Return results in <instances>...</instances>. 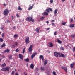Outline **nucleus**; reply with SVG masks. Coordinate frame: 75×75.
<instances>
[{
	"label": "nucleus",
	"mask_w": 75,
	"mask_h": 75,
	"mask_svg": "<svg viewBox=\"0 0 75 75\" xmlns=\"http://www.w3.org/2000/svg\"><path fill=\"white\" fill-rule=\"evenodd\" d=\"M10 13V11L8 9H5L4 11V16H8Z\"/></svg>",
	"instance_id": "nucleus-1"
},
{
	"label": "nucleus",
	"mask_w": 75,
	"mask_h": 75,
	"mask_svg": "<svg viewBox=\"0 0 75 75\" xmlns=\"http://www.w3.org/2000/svg\"><path fill=\"white\" fill-rule=\"evenodd\" d=\"M1 71H4V72L7 71L8 72L10 71V67H6L3 68L1 69Z\"/></svg>",
	"instance_id": "nucleus-2"
},
{
	"label": "nucleus",
	"mask_w": 75,
	"mask_h": 75,
	"mask_svg": "<svg viewBox=\"0 0 75 75\" xmlns=\"http://www.w3.org/2000/svg\"><path fill=\"white\" fill-rule=\"evenodd\" d=\"M26 21H32V22H33L34 21V19H32V17H28L26 18Z\"/></svg>",
	"instance_id": "nucleus-3"
},
{
	"label": "nucleus",
	"mask_w": 75,
	"mask_h": 75,
	"mask_svg": "<svg viewBox=\"0 0 75 75\" xmlns=\"http://www.w3.org/2000/svg\"><path fill=\"white\" fill-rule=\"evenodd\" d=\"M30 38L29 37H28L27 38H26L25 39V42L26 44H28L30 43Z\"/></svg>",
	"instance_id": "nucleus-4"
},
{
	"label": "nucleus",
	"mask_w": 75,
	"mask_h": 75,
	"mask_svg": "<svg viewBox=\"0 0 75 75\" xmlns=\"http://www.w3.org/2000/svg\"><path fill=\"white\" fill-rule=\"evenodd\" d=\"M33 45H30V47L29 48V51L30 52H32V51H33Z\"/></svg>",
	"instance_id": "nucleus-5"
},
{
	"label": "nucleus",
	"mask_w": 75,
	"mask_h": 75,
	"mask_svg": "<svg viewBox=\"0 0 75 75\" xmlns=\"http://www.w3.org/2000/svg\"><path fill=\"white\" fill-rule=\"evenodd\" d=\"M60 54V53L59 52L58 53L57 52H54V56H55V57H58V55H59Z\"/></svg>",
	"instance_id": "nucleus-6"
},
{
	"label": "nucleus",
	"mask_w": 75,
	"mask_h": 75,
	"mask_svg": "<svg viewBox=\"0 0 75 75\" xmlns=\"http://www.w3.org/2000/svg\"><path fill=\"white\" fill-rule=\"evenodd\" d=\"M61 68L63 69H64V70L66 72H67V68L66 67H61Z\"/></svg>",
	"instance_id": "nucleus-7"
},
{
	"label": "nucleus",
	"mask_w": 75,
	"mask_h": 75,
	"mask_svg": "<svg viewBox=\"0 0 75 75\" xmlns=\"http://www.w3.org/2000/svg\"><path fill=\"white\" fill-rule=\"evenodd\" d=\"M37 53L36 52L33 53L31 56V58H34V57H35V55H37Z\"/></svg>",
	"instance_id": "nucleus-8"
},
{
	"label": "nucleus",
	"mask_w": 75,
	"mask_h": 75,
	"mask_svg": "<svg viewBox=\"0 0 75 75\" xmlns=\"http://www.w3.org/2000/svg\"><path fill=\"white\" fill-rule=\"evenodd\" d=\"M19 58L21 59L22 61L23 60V55L19 54Z\"/></svg>",
	"instance_id": "nucleus-9"
},
{
	"label": "nucleus",
	"mask_w": 75,
	"mask_h": 75,
	"mask_svg": "<svg viewBox=\"0 0 75 75\" xmlns=\"http://www.w3.org/2000/svg\"><path fill=\"white\" fill-rule=\"evenodd\" d=\"M44 18H45V17L42 16L40 18V19L38 20V21H41L44 20Z\"/></svg>",
	"instance_id": "nucleus-10"
},
{
	"label": "nucleus",
	"mask_w": 75,
	"mask_h": 75,
	"mask_svg": "<svg viewBox=\"0 0 75 75\" xmlns=\"http://www.w3.org/2000/svg\"><path fill=\"white\" fill-rule=\"evenodd\" d=\"M48 45L49 47H52L54 46L52 43H49Z\"/></svg>",
	"instance_id": "nucleus-11"
},
{
	"label": "nucleus",
	"mask_w": 75,
	"mask_h": 75,
	"mask_svg": "<svg viewBox=\"0 0 75 75\" xmlns=\"http://www.w3.org/2000/svg\"><path fill=\"white\" fill-rule=\"evenodd\" d=\"M43 16H48V13L47 12H44L42 13Z\"/></svg>",
	"instance_id": "nucleus-12"
},
{
	"label": "nucleus",
	"mask_w": 75,
	"mask_h": 75,
	"mask_svg": "<svg viewBox=\"0 0 75 75\" xmlns=\"http://www.w3.org/2000/svg\"><path fill=\"white\" fill-rule=\"evenodd\" d=\"M41 58H42V61H44V57L42 55H41L39 57V59H41Z\"/></svg>",
	"instance_id": "nucleus-13"
},
{
	"label": "nucleus",
	"mask_w": 75,
	"mask_h": 75,
	"mask_svg": "<svg viewBox=\"0 0 75 75\" xmlns=\"http://www.w3.org/2000/svg\"><path fill=\"white\" fill-rule=\"evenodd\" d=\"M6 47V44L4 43L1 46V47L2 48H3V47Z\"/></svg>",
	"instance_id": "nucleus-14"
},
{
	"label": "nucleus",
	"mask_w": 75,
	"mask_h": 75,
	"mask_svg": "<svg viewBox=\"0 0 75 75\" xmlns=\"http://www.w3.org/2000/svg\"><path fill=\"white\" fill-rule=\"evenodd\" d=\"M33 6H34V4H32V6H30L29 8H28V10H31V9L33 8Z\"/></svg>",
	"instance_id": "nucleus-15"
},
{
	"label": "nucleus",
	"mask_w": 75,
	"mask_h": 75,
	"mask_svg": "<svg viewBox=\"0 0 75 75\" xmlns=\"http://www.w3.org/2000/svg\"><path fill=\"white\" fill-rule=\"evenodd\" d=\"M57 12H58V10L56 9L54 10V14L55 15V16H56L57 14Z\"/></svg>",
	"instance_id": "nucleus-16"
},
{
	"label": "nucleus",
	"mask_w": 75,
	"mask_h": 75,
	"mask_svg": "<svg viewBox=\"0 0 75 75\" xmlns=\"http://www.w3.org/2000/svg\"><path fill=\"white\" fill-rule=\"evenodd\" d=\"M34 64H31L30 65V68H31V69H34Z\"/></svg>",
	"instance_id": "nucleus-17"
},
{
	"label": "nucleus",
	"mask_w": 75,
	"mask_h": 75,
	"mask_svg": "<svg viewBox=\"0 0 75 75\" xmlns=\"http://www.w3.org/2000/svg\"><path fill=\"white\" fill-rule=\"evenodd\" d=\"M75 26V25L73 24H71L70 25V27L71 28H73V27H74V26Z\"/></svg>",
	"instance_id": "nucleus-18"
},
{
	"label": "nucleus",
	"mask_w": 75,
	"mask_h": 75,
	"mask_svg": "<svg viewBox=\"0 0 75 75\" xmlns=\"http://www.w3.org/2000/svg\"><path fill=\"white\" fill-rule=\"evenodd\" d=\"M57 42L59 44H62V41H61L59 39H57Z\"/></svg>",
	"instance_id": "nucleus-19"
},
{
	"label": "nucleus",
	"mask_w": 75,
	"mask_h": 75,
	"mask_svg": "<svg viewBox=\"0 0 75 75\" xmlns=\"http://www.w3.org/2000/svg\"><path fill=\"white\" fill-rule=\"evenodd\" d=\"M65 57V56L64 55V54H62V53L61 54V55H60L59 56V57Z\"/></svg>",
	"instance_id": "nucleus-20"
},
{
	"label": "nucleus",
	"mask_w": 75,
	"mask_h": 75,
	"mask_svg": "<svg viewBox=\"0 0 75 75\" xmlns=\"http://www.w3.org/2000/svg\"><path fill=\"white\" fill-rule=\"evenodd\" d=\"M10 52V50L8 49H7L4 51L5 52H8V53Z\"/></svg>",
	"instance_id": "nucleus-21"
},
{
	"label": "nucleus",
	"mask_w": 75,
	"mask_h": 75,
	"mask_svg": "<svg viewBox=\"0 0 75 75\" xmlns=\"http://www.w3.org/2000/svg\"><path fill=\"white\" fill-rule=\"evenodd\" d=\"M74 63H73L70 64V67L72 68H74Z\"/></svg>",
	"instance_id": "nucleus-22"
},
{
	"label": "nucleus",
	"mask_w": 75,
	"mask_h": 75,
	"mask_svg": "<svg viewBox=\"0 0 75 75\" xmlns=\"http://www.w3.org/2000/svg\"><path fill=\"white\" fill-rule=\"evenodd\" d=\"M36 32L37 33H39V31L40 30V28H36Z\"/></svg>",
	"instance_id": "nucleus-23"
},
{
	"label": "nucleus",
	"mask_w": 75,
	"mask_h": 75,
	"mask_svg": "<svg viewBox=\"0 0 75 75\" xmlns=\"http://www.w3.org/2000/svg\"><path fill=\"white\" fill-rule=\"evenodd\" d=\"M6 64L4 63L2 64L1 66L2 67H4L6 66Z\"/></svg>",
	"instance_id": "nucleus-24"
},
{
	"label": "nucleus",
	"mask_w": 75,
	"mask_h": 75,
	"mask_svg": "<svg viewBox=\"0 0 75 75\" xmlns=\"http://www.w3.org/2000/svg\"><path fill=\"white\" fill-rule=\"evenodd\" d=\"M25 61H26V62H29V59L28 58H27L26 59H25Z\"/></svg>",
	"instance_id": "nucleus-25"
},
{
	"label": "nucleus",
	"mask_w": 75,
	"mask_h": 75,
	"mask_svg": "<svg viewBox=\"0 0 75 75\" xmlns=\"http://www.w3.org/2000/svg\"><path fill=\"white\" fill-rule=\"evenodd\" d=\"M13 37L14 38H17V37H18V35L15 34L13 36Z\"/></svg>",
	"instance_id": "nucleus-26"
},
{
	"label": "nucleus",
	"mask_w": 75,
	"mask_h": 75,
	"mask_svg": "<svg viewBox=\"0 0 75 75\" xmlns=\"http://www.w3.org/2000/svg\"><path fill=\"white\" fill-rule=\"evenodd\" d=\"M46 64H47V60H45V63H44V65H46Z\"/></svg>",
	"instance_id": "nucleus-27"
},
{
	"label": "nucleus",
	"mask_w": 75,
	"mask_h": 75,
	"mask_svg": "<svg viewBox=\"0 0 75 75\" xmlns=\"http://www.w3.org/2000/svg\"><path fill=\"white\" fill-rule=\"evenodd\" d=\"M18 10H22V9L21 8V7H20V6H19L18 7Z\"/></svg>",
	"instance_id": "nucleus-28"
},
{
	"label": "nucleus",
	"mask_w": 75,
	"mask_h": 75,
	"mask_svg": "<svg viewBox=\"0 0 75 75\" xmlns=\"http://www.w3.org/2000/svg\"><path fill=\"white\" fill-rule=\"evenodd\" d=\"M9 59H11V58H12V56L11 55H10L8 56Z\"/></svg>",
	"instance_id": "nucleus-29"
},
{
	"label": "nucleus",
	"mask_w": 75,
	"mask_h": 75,
	"mask_svg": "<svg viewBox=\"0 0 75 75\" xmlns=\"http://www.w3.org/2000/svg\"><path fill=\"white\" fill-rule=\"evenodd\" d=\"M47 8L49 9L50 11H52V9L51 8Z\"/></svg>",
	"instance_id": "nucleus-30"
},
{
	"label": "nucleus",
	"mask_w": 75,
	"mask_h": 75,
	"mask_svg": "<svg viewBox=\"0 0 75 75\" xmlns=\"http://www.w3.org/2000/svg\"><path fill=\"white\" fill-rule=\"evenodd\" d=\"M71 37L73 38H74V37H75V34L72 35H71Z\"/></svg>",
	"instance_id": "nucleus-31"
},
{
	"label": "nucleus",
	"mask_w": 75,
	"mask_h": 75,
	"mask_svg": "<svg viewBox=\"0 0 75 75\" xmlns=\"http://www.w3.org/2000/svg\"><path fill=\"white\" fill-rule=\"evenodd\" d=\"M25 48H23V54L24 53V52H25Z\"/></svg>",
	"instance_id": "nucleus-32"
},
{
	"label": "nucleus",
	"mask_w": 75,
	"mask_h": 75,
	"mask_svg": "<svg viewBox=\"0 0 75 75\" xmlns=\"http://www.w3.org/2000/svg\"><path fill=\"white\" fill-rule=\"evenodd\" d=\"M4 40L2 38H0V42H3Z\"/></svg>",
	"instance_id": "nucleus-33"
},
{
	"label": "nucleus",
	"mask_w": 75,
	"mask_h": 75,
	"mask_svg": "<svg viewBox=\"0 0 75 75\" xmlns=\"http://www.w3.org/2000/svg\"><path fill=\"white\" fill-rule=\"evenodd\" d=\"M67 24V22H64L62 23V25H65Z\"/></svg>",
	"instance_id": "nucleus-34"
},
{
	"label": "nucleus",
	"mask_w": 75,
	"mask_h": 75,
	"mask_svg": "<svg viewBox=\"0 0 75 75\" xmlns=\"http://www.w3.org/2000/svg\"><path fill=\"white\" fill-rule=\"evenodd\" d=\"M46 11H47V12H50V10H49V9H48V8L46 10Z\"/></svg>",
	"instance_id": "nucleus-35"
},
{
	"label": "nucleus",
	"mask_w": 75,
	"mask_h": 75,
	"mask_svg": "<svg viewBox=\"0 0 75 75\" xmlns=\"http://www.w3.org/2000/svg\"><path fill=\"white\" fill-rule=\"evenodd\" d=\"M16 52H19V50H18V49H16Z\"/></svg>",
	"instance_id": "nucleus-36"
},
{
	"label": "nucleus",
	"mask_w": 75,
	"mask_h": 75,
	"mask_svg": "<svg viewBox=\"0 0 75 75\" xmlns=\"http://www.w3.org/2000/svg\"><path fill=\"white\" fill-rule=\"evenodd\" d=\"M41 70H42V71H44V68L43 67H41Z\"/></svg>",
	"instance_id": "nucleus-37"
},
{
	"label": "nucleus",
	"mask_w": 75,
	"mask_h": 75,
	"mask_svg": "<svg viewBox=\"0 0 75 75\" xmlns=\"http://www.w3.org/2000/svg\"><path fill=\"white\" fill-rule=\"evenodd\" d=\"M18 44V43H17V42H16L14 44V45H15L16 47H17Z\"/></svg>",
	"instance_id": "nucleus-38"
},
{
	"label": "nucleus",
	"mask_w": 75,
	"mask_h": 75,
	"mask_svg": "<svg viewBox=\"0 0 75 75\" xmlns=\"http://www.w3.org/2000/svg\"><path fill=\"white\" fill-rule=\"evenodd\" d=\"M16 16L17 17H20V16H19V15H18V13H17Z\"/></svg>",
	"instance_id": "nucleus-39"
},
{
	"label": "nucleus",
	"mask_w": 75,
	"mask_h": 75,
	"mask_svg": "<svg viewBox=\"0 0 75 75\" xmlns=\"http://www.w3.org/2000/svg\"><path fill=\"white\" fill-rule=\"evenodd\" d=\"M73 52L75 51V47H74L73 48Z\"/></svg>",
	"instance_id": "nucleus-40"
},
{
	"label": "nucleus",
	"mask_w": 75,
	"mask_h": 75,
	"mask_svg": "<svg viewBox=\"0 0 75 75\" xmlns=\"http://www.w3.org/2000/svg\"><path fill=\"white\" fill-rule=\"evenodd\" d=\"M53 74L54 75H56V73L55 71H54L53 72Z\"/></svg>",
	"instance_id": "nucleus-41"
},
{
	"label": "nucleus",
	"mask_w": 75,
	"mask_h": 75,
	"mask_svg": "<svg viewBox=\"0 0 75 75\" xmlns=\"http://www.w3.org/2000/svg\"><path fill=\"white\" fill-rule=\"evenodd\" d=\"M54 35H56L57 34V32H55L54 33Z\"/></svg>",
	"instance_id": "nucleus-42"
},
{
	"label": "nucleus",
	"mask_w": 75,
	"mask_h": 75,
	"mask_svg": "<svg viewBox=\"0 0 75 75\" xmlns=\"http://www.w3.org/2000/svg\"><path fill=\"white\" fill-rule=\"evenodd\" d=\"M35 70L36 71H38V68H36Z\"/></svg>",
	"instance_id": "nucleus-43"
},
{
	"label": "nucleus",
	"mask_w": 75,
	"mask_h": 75,
	"mask_svg": "<svg viewBox=\"0 0 75 75\" xmlns=\"http://www.w3.org/2000/svg\"><path fill=\"white\" fill-rule=\"evenodd\" d=\"M4 33H3L2 34V37H4Z\"/></svg>",
	"instance_id": "nucleus-44"
},
{
	"label": "nucleus",
	"mask_w": 75,
	"mask_h": 75,
	"mask_svg": "<svg viewBox=\"0 0 75 75\" xmlns=\"http://www.w3.org/2000/svg\"><path fill=\"white\" fill-rule=\"evenodd\" d=\"M53 0H50V2L51 3H53Z\"/></svg>",
	"instance_id": "nucleus-45"
},
{
	"label": "nucleus",
	"mask_w": 75,
	"mask_h": 75,
	"mask_svg": "<svg viewBox=\"0 0 75 75\" xmlns=\"http://www.w3.org/2000/svg\"><path fill=\"white\" fill-rule=\"evenodd\" d=\"M50 21H51V22H55V20H51Z\"/></svg>",
	"instance_id": "nucleus-46"
},
{
	"label": "nucleus",
	"mask_w": 75,
	"mask_h": 75,
	"mask_svg": "<svg viewBox=\"0 0 75 75\" xmlns=\"http://www.w3.org/2000/svg\"><path fill=\"white\" fill-rule=\"evenodd\" d=\"M61 49H62V50H64V47H61Z\"/></svg>",
	"instance_id": "nucleus-47"
},
{
	"label": "nucleus",
	"mask_w": 75,
	"mask_h": 75,
	"mask_svg": "<svg viewBox=\"0 0 75 75\" xmlns=\"http://www.w3.org/2000/svg\"><path fill=\"white\" fill-rule=\"evenodd\" d=\"M12 75H13L14 74V71H13L12 73Z\"/></svg>",
	"instance_id": "nucleus-48"
},
{
	"label": "nucleus",
	"mask_w": 75,
	"mask_h": 75,
	"mask_svg": "<svg viewBox=\"0 0 75 75\" xmlns=\"http://www.w3.org/2000/svg\"><path fill=\"white\" fill-rule=\"evenodd\" d=\"M71 22H72V21H73V19L72 18L71 19Z\"/></svg>",
	"instance_id": "nucleus-49"
},
{
	"label": "nucleus",
	"mask_w": 75,
	"mask_h": 75,
	"mask_svg": "<svg viewBox=\"0 0 75 75\" xmlns=\"http://www.w3.org/2000/svg\"><path fill=\"white\" fill-rule=\"evenodd\" d=\"M12 47H13V48H15L16 47V46L14 45H13L12 46Z\"/></svg>",
	"instance_id": "nucleus-50"
},
{
	"label": "nucleus",
	"mask_w": 75,
	"mask_h": 75,
	"mask_svg": "<svg viewBox=\"0 0 75 75\" xmlns=\"http://www.w3.org/2000/svg\"><path fill=\"white\" fill-rule=\"evenodd\" d=\"M52 25H54V26L55 25V24H54V23H52Z\"/></svg>",
	"instance_id": "nucleus-51"
},
{
	"label": "nucleus",
	"mask_w": 75,
	"mask_h": 75,
	"mask_svg": "<svg viewBox=\"0 0 75 75\" xmlns=\"http://www.w3.org/2000/svg\"><path fill=\"white\" fill-rule=\"evenodd\" d=\"M15 28H16V27L14 26L13 27V30H14V29H15Z\"/></svg>",
	"instance_id": "nucleus-52"
},
{
	"label": "nucleus",
	"mask_w": 75,
	"mask_h": 75,
	"mask_svg": "<svg viewBox=\"0 0 75 75\" xmlns=\"http://www.w3.org/2000/svg\"><path fill=\"white\" fill-rule=\"evenodd\" d=\"M11 17H12V20H13V19H14V17H13V16H12Z\"/></svg>",
	"instance_id": "nucleus-53"
},
{
	"label": "nucleus",
	"mask_w": 75,
	"mask_h": 75,
	"mask_svg": "<svg viewBox=\"0 0 75 75\" xmlns=\"http://www.w3.org/2000/svg\"><path fill=\"white\" fill-rule=\"evenodd\" d=\"M7 23H10V21H9V20H8L7 21Z\"/></svg>",
	"instance_id": "nucleus-54"
},
{
	"label": "nucleus",
	"mask_w": 75,
	"mask_h": 75,
	"mask_svg": "<svg viewBox=\"0 0 75 75\" xmlns=\"http://www.w3.org/2000/svg\"><path fill=\"white\" fill-rule=\"evenodd\" d=\"M50 30V28H48L47 29V30L48 31V30Z\"/></svg>",
	"instance_id": "nucleus-55"
},
{
	"label": "nucleus",
	"mask_w": 75,
	"mask_h": 75,
	"mask_svg": "<svg viewBox=\"0 0 75 75\" xmlns=\"http://www.w3.org/2000/svg\"><path fill=\"white\" fill-rule=\"evenodd\" d=\"M46 23H47V24H48L49 23V22L48 21H47Z\"/></svg>",
	"instance_id": "nucleus-56"
},
{
	"label": "nucleus",
	"mask_w": 75,
	"mask_h": 75,
	"mask_svg": "<svg viewBox=\"0 0 75 75\" xmlns=\"http://www.w3.org/2000/svg\"><path fill=\"white\" fill-rule=\"evenodd\" d=\"M1 30H3V27H1Z\"/></svg>",
	"instance_id": "nucleus-57"
},
{
	"label": "nucleus",
	"mask_w": 75,
	"mask_h": 75,
	"mask_svg": "<svg viewBox=\"0 0 75 75\" xmlns=\"http://www.w3.org/2000/svg\"><path fill=\"white\" fill-rule=\"evenodd\" d=\"M15 75H18V73H16L15 74Z\"/></svg>",
	"instance_id": "nucleus-58"
},
{
	"label": "nucleus",
	"mask_w": 75,
	"mask_h": 75,
	"mask_svg": "<svg viewBox=\"0 0 75 75\" xmlns=\"http://www.w3.org/2000/svg\"><path fill=\"white\" fill-rule=\"evenodd\" d=\"M4 6H6V4H4Z\"/></svg>",
	"instance_id": "nucleus-59"
},
{
	"label": "nucleus",
	"mask_w": 75,
	"mask_h": 75,
	"mask_svg": "<svg viewBox=\"0 0 75 75\" xmlns=\"http://www.w3.org/2000/svg\"><path fill=\"white\" fill-rule=\"evenodd\" d=\"M65 1V0H62V2H64V1Z\"/></svg>",
	"instance_id": "nucleus-60"
},
{
	"label": "nucleus",
	"mask_w": 75,
	"mask_h": 75,
	"mask_svg": "<svg viewBox=\"0 0 75 75\" xmlns=\"http://www.w3.org/2000/svg\"><path fill=\"white\" fill-rule=\"evenodd\" d=\"M2 57L3 58H4V55L2 56Z\"/></svg>",
	"instance_id": "nucleus-61"
},
{
	"label": "nucleus",
	"mask_w": 75,
	"mask_h": 75,
	"mask_svg": "<svg viewBox=\"0 0 75 75\" xmlns=\"http://www.w3.org/2000/svg\"><path fill=\"white\" fill-rule=\"evenodd\" d=\"M25 75H27V73L26 74H25Z\"/></svg>",
	"instance_id": "nucleus-62"
},
{
	"label": "nucleus",
	"mask_w": 75,
	"mask_h": 75,
	"mask_svg": "<svg viewBox=\"0 0 75 75\" xmlns=\"http://www.w3.org/2000/svg\"><path fill=\"white\" fill-rule=\"evenodd\" d=\"M1 34V32H0V34Z\"/></svg>",
	"instance_id": "nucleus-63"
},
{
	"label": "nucleus",
	"mask_w": 75,
	"mask_h": 75,
	"mask_svg": "<svg viewBox=\"0 0 75 75\" xmlns=\"http://www.w3.org/2000/svg\"><path fill=\"white\" fill-rule=\"evenodd\" d=\"M74 65H75V63H74Z\"/></svg>",
	"instance_id": "nucleus-64"
}]
</instances>
